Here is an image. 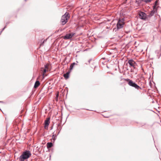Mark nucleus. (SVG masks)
I'll return each instance as SVG.
<instances>
[{
  "label": "nucleus",
  "mask_w": 161,
  "mask_h": 161,
  "mask_svg": "<svg viewBox=\"0 0 161 161\" xmlns=\"http://www.w3.org/2000/svg\"><path fill=\"white\" fill-rule=\"evenodd\" d=\"M31 154L30 151L26 150L23 152L19 158V161H25L31 157Z\"/></svg>",
  "instance_id": "obj_1"
},
{
  "label": "nucleus",
  "mask_w": 161,
  "mask_h": 161,
  "mask_svg": "<svg viewBox=\"0 0 161 161\" xmlns=\"http://www.w3.org/2000/svg\"><path fill=\"white\" fill-rule=\"evenodd\" d=\"M72 64V65H73L74 66L75 65V64H76L77 65V64H76L75 63V62H74L72 64Z\"/></svg>",
  "instance_id": "obj_25"
},
{
  "label": "nucleus",
  "mask_w": 161,
  "mask_h": 161,
  "mask_svg": "<svg viewBox=\"0 0 161 161\" xmlns=\"http://www.w3.org/2000/svg\"><path fill=\"white\" fill-rule=\"evenodd\" d=\"M124 19V18L119 19H118V22L116 25L117 28H114L113 29V31L116 32L119 29H121L123 27V25L125 24Z\"/></svg>",
  "instance_id": "obj_2"
},
{
  "label": "nucleus",
  "mask_w": 161,
  "mask_h": 161,
  "mask_svg": "<svg viewBox=\"0 0 161 161\" xmlns=\"http://www.w3.org/2000/svg\"><path fill=\"white\" fill-rule=\"evenodd\" d=\"M130 31H125V32L127 33V34H128L129 33V32H130Z\"/></svg>",
  "instance_id": "obj_28"
},
{
  "label": "nucleus",
  "mask_w": 161,
  "mask_h": 161,
  "mask_svg": "<svg viewBox=\"0 0 161 161\" xmlns=\"http://www.w3.org/2000/svg\"><path fill=\"white\" fill-rule=\"evenodd\" d=\"M125 80L126 81L128 82V84L129 86L134 87L136 89L138 90L140 89L141 90L142 88L138 85H137L135 82H133L132 80L129 79H123Z\"/></svg>",
  "instance_id": "obj_3"
},
{
  "label": "nucleus",
  "mask_w": 161,
  "mask_h": 161,
  "mask_svg": "<svg viewBox=\"0 0 161 161\" xmlns=\"http://www.w3.org/2000/svg\"><path fill=\"white\" fill-rule=\"evenodd\" d=\"M58 94H57L56 95V98L58 99Z\"/></svg>",
  "instance_id": "obj_27"
},
{
  "label": "nucleus",
  "mask_w": 161,
  "mask_h": 161,
  "mask_svg": "<svg viewBox=\"0 0 161 161\" xmlns=\"http://www.w3.org/2000/svg\"><path fill=\"white\" fill-rule=\"evenodd\" d=\"M157 3H158V1L157 0H156L155 2V3H154V5H155V6H157Z\"/></svg>",
  "instance_id": "obj_21"
},
{
  "label": "nucleus",
  "mask_w": 161,
  "mask_h": 161,
  "mask_svg": "<svg viewBox=\"0 0 161 161\" xmlns=\"http://www.w3.org/2000/svg\"><path fill=\"white\" fill-rule=\"evenodd\" d=\"M128 63L129 64L130 67H132L134 69H135L136 68V64L133 59H129L128 61Z\"/></svg>",
  "instance_id": "obj_6"
},
{
  "label": "nucleus",
  "mask_w": 161,
  "mask_h": 161,
  "mask_svg": "<svg viewBox=\"0 0 161 161\" xmlns=\"http://www.w3.org/2000/svg\"><path fill=\"white\" fill-rule=\"evenodd\" d=\"M152 0H144V2L146 3H148L151 2Z\"/></svg>",
  "instance_id": "obj_17"
},
{
  "label": "nucleus",
  "mask_w": 161,
  "mask_h": 161,
  "mask_svg": "<svg viewBox=\"0 0 161 161\" xmlns=\"http://www.w3.org/2000/svg\"><path fill=\"white\" fill-rule=\"evenodd\" d=\"M44 67H45V69H47L48 68V65H47V64H46L44 65Z\"/></svg>",
  "instance_id": "obj_22"
},
{
  "label": "nucleus",
  "mask_w": 161,
  "mask_h": 161,
  "mask_svg": "<svg viewBox=\"0 0 161 161\" xmlns=\"http://www.w3.org/2000/svg\"><path fill=\"white\" fill-rule=\"evenodd\" d=\"M44 41H43L42 42V43H41V46H43L44 44Z\"/></svg>",
  "instance_id": "obj_26"
},
{
  "label": "nucleus",
  "mask_w": 161,
  "mask_h": 161,
  "mask_svg": "<svg viewBox=\"0 0 161 161\" xmlns=\"http://www.w3.org/2000/svg\"><path fill=\"white\" fill-rule=\"evenodd\" d=\"M3 103V101H0V103Z\"/></svg>",
  "instance_id": "obj_40"
},
{
  "label": "nucleus",
  "mask_w": 161,
  "mask_h": 161,
  "mask_svg": "<svg viewBox=\"0 0 161 161\" xmlns=\"http://www.w3.org/2000/svg\"><path fill=\"white\" fill-rule=\"evenodd\" d=\"M155 13H157L156 11L155 10H153L151 11L150 13H151L153 16Z\"/></svg>",
  "instance_id": "obj_14"
},
{
  "label": "nucleus",
  "mask_w": 161,
  "mask_h": 161,
  "mask_svg": "<svg viewBox=\"0 0 161 161\" xmlns=\"http://www.w3.org/2000/svg\"><path fill=\"white\" fill-rule=\"evenodd\" d=\"M130 71L131 72H133V70L132 69H131V70H130Z\"/></svg>",
  "instance_id": "obj_30"
},
{
  "label": "nucleus",
  "mask_w": 161,
  "mask_h": 161,
  "mask_svg": "<svg viewBox=\"0 0 161 161\" xmlns=\"http://www.w3.org/2000/svg\"><path fill=\"white\" fill-rule=\"evenodd\" d=\"M70 72V71H68L66 73L64 74V77L65 79H68L69 77V74Z\"/></svg>",
  "instance_id": "obj_9"
},
{
  "label": "nucleus",
  "mask_w": 161,
  "mask_h": 161,
  "mask_svg": "<svg viewBox=\"0 0 161 161\" xmlns=\"http://www.w3.org/2000/svg\"><path fill=\"white\" fill-rule=\"evenodd\" d=\"M75 34V33L73 32L67 34L63 36V38L65 40H69L73 37Z\"/></svg>",
  "instance_id": "obj_7"
},
{
  "label": "nucleus",
  "mask_w": 161,
  "mask_h": 161,
  "mask_svg": "<svg viewBox=\"0 0 161 161\" xmlns=\"http://www.w3.org/2000/svg\"><path fill=\"white\" fill-rule=\"evenodd\" d=\"M7 25H6L4 27H5V28L6 27V26Z\"/></svg>",
  "instance_id": "obj_37"
},
{
  "label": "nucleus",
  "mask_w": 161,
  "mask_h": 161,
  "mask_svg": "<svg viewBox=\"0 0 161 161\" xmlns=\"http://www.w3.org/2000/svg\"><path fill=\"white\" fill-rule=\"evenodd\" d=\"M160 50L161 51V45L160 46Z\"/></svg>",
  "instance_id": "obj_38"
},
{
  "label": "nucleus",
  "mask_w": 161,
  "mask_h": 161,
  "mask_svg": "<svg viewBox=\"0 0 161 161\" xmlns=\"http://www.w3.org/2000/svg\"><path fill=\"white\" fill-rule=\"evenodd\" d=\"M59 132H58V135L59 134Z\"/></svg>",
  "instance_id": "obj_42"
},
{
  "label": "nucleus",
  "mask_w": 161,
  "mask_h": 161,
  "mask_svg": "<svg viewBox=\"0 0 161 161\" xmlns=\"http://www.w3.org/2000/svg\"><path fill=\"white\" fill-rule=\"evenodd\" d=\"M153 10H155L156 11V12H157V6H155V5H153Z\"/></svg>",
  "instance_id": "obj_15"
},
{
  "label": "nucleus",
  "mask_w": 161,
  "mask_h": 161,
  "mask_svg": "<svg viewBox=\"0 0 161 161\" xmlns=\"http://www.w3.org/2000/svg\"><path fill=\"white\" fill-rule=\"evenodd\" d=\"M53 146V144L51 142H48L47 144V147L48 149L51 148Z\"/></svg>",
  "instance_id": "obj_11"
},
{
  "label": "nucleus",
  "mask_w": 161,
  "mask_h": 161,
  "mask_svg": "<svg viewBox=\"0 0 161 161\" xmlns=\"http://www.w3.org/2000/svg\"><path fill=\"white\" fill-rule=\"evenodd\" d=\"M104 117L105 118H108V116H104Z\"/></svg>",
  "instance_id": "obj_39"
},
{
  "label": "nucleus",
  "mask_w": 161,
  "mask_h": 161,
  "mask_svg": "<svg viewBox=\"0 0 161 161\" xmlns=\"http://www.w3.org/2000/svg\"><path fill=\"white\" fill-rule=\"evenodd\" d=\"M47 69H43V74H44V73H45L47 71Z\"/></svg>",
  "instance_id": "obj_23"
},
{
  "label": "nucleus",
  "mask_w": 161,
  "mask_h": 161,
  "mask_svg": "<svg viewBox=\"0 0 161 161\" xmlns=\"http://www.w3.org/2000/svg\"><path fill=\"white\" fill-rule=\"evenodd\" d=\"M2 33V31H0V35H1Z\"/></svg>",
  "instance_id": "obj_33"
},
{
  "label": "nucleus",
  "mask_w": 161,
  "mask_h": 161,
  "mask_svg": "<svg viewBox=\"0 0 161 161\" xmlns=\"http://www.w3.org/2000/svg\"><path fill=\"white\" fill-rule=\"evenodd\" d=\"M69 18V13L66 12L61 17V22L62 24L63 25H65L67 22Z\"/></svg>",
  "instance_id": "obj_4"
},
{
  "label": "nucleus",
  "mask_w": 161,
  "mask_h": 161,
  "mask_svg": "<svg viewBox=\"0 0 161 161\" xmlns=\"http://www.w3.org/2000/svg\"><path fill=\"white\" fill-rule=\"evenodd\" d=\"M46 41H47V39H46V40H44L43 41H44V42H45Z\"/></svg>",
  "instance_id": "obj_36"
},
{
  "label": "nucleus",
  "mask_w": 161,
  "mask_h": 161,
  "mask_svg": "<svg viewBox=\"0 0 161 161\" xmlns=\"http://www.w3.org/2000/svg\"><path fill=\"white\" fill-rule=\"evenodd\" d=\"M50 118L48 117L46 118V119L44 121V128L45 129L48 130V125L50 123Z\"/></svg>",
  "instance_id": "obj_8"
},
{
  "label": "nucleus",
  "mask_w": 161,
  "mask_h": 161,
  "mask_svg": "<svg viewBox=\"0 0 161 161\" xmlns=\"http://www.w3.org/2000/svg\"><path fill=\"white\" fill-rule=\"evenodd\" d=\"M53 128V126L51 127L50 130H52Z\"/></svg>",
  "instance_id": "obj_35"
},
{
  "label": "nucleus",
  "mask_w": 161,
  "mask_h": 161,
  "mask_svg": "<svg viewBox=\"0 0 161 161\" xmlns=\"http://www.w3.org/2000/svg\"><path fill=\"white\" fill-rule=\"evenodd\" d=\"M159 53V51L158 50H156L155 51V53L156 54H157L158 55V54Z\"/></svg>",
  "instance_id": "obj_20"
},
{
  "label": "nucleus",
  "mask_w": 161,
  "mask_h": 161,
  "mask_svg": "<svg viewBox=\"0 0 161 161\" xmlns=\"http://www.w3.org/2000/svg\"><path fill=\"white\" fill-rule=\"evenodd\" d=\"M58 31H59V30H58V31H55V33H57Z\"/></svg>",
  "instance_id": "obj_32"
},
{
  "label": "nucleus",
  "mask_w": 161,
  "mask_h": 161,
  "mask_svg": "<svg viewBox=\"0 0 161 161\" xmlns=\"http://www.w3.org/2000/svg\"><path fill=\"white\" fill-rule=\"evenodd\" d=\"M27 0H25V1H27Z\"/></svg>",
  "instance_id": "obj_41"
},
{
  "label": "nucleus",
  "mask_w": 161,
  "mask_h": 161,
  "mask_svg": "<svg viewBox=\"0 0 161 161\" xmlns=\"http://www.w3.org/2000/svg\"><path fill=\"white\" fill-rule=\"evenodd\" d=\"M153 16V15H152L151 13H150V14L147 15V17H150L152 16Z\"/></svg>",
  "instance_id": "obj_19"
},
{
  "label": "nucleus",
  "mask_w": 161,
  "mask_h": 161,
  "mask_svg": "<svg viewBox=\"0 0 161 161\" xmlns=\"http://www.w3.org/2000/svg\"><path fill=\"white\" fill-rule=\"evenodd\" d=\"M57 138V136H56L55 134H53L52 135V139L53 140V142L55 141Z\"/></svg>",
  "instance_id": "obj_13"
},
{
  "label": "nucleus",
  "mask_w": 161,
  "mask_h": 161,
  "mask_svg": "<svg viewBox=\"0 0 161 161\" xmlns=\"http://www.w3.org/2000/svg\"><path fill=\"white\" fill-rule=\"evenodd\" d=\"M142 2H144V0H136V3L138 5H139Z\"/></svg>",
  "instance_id": "obj_12"
},
{
  "label": "nucleus",
  "mask_w": 161,
  "mask_h": 161,
  "mask_svg": "<svg viewBox=\"0 0 161 161\" xmlns=\"http://www.w3.org/2000/svg\"><path fill=\"white\" fill-rule=\"evenodd\" d=\"M153 16V15H152L151 13H150V14L147 15V17H150L152 16Z\"/></svg>",
  "instance_id": "obj_18"
},
{
  "label": "nucleus",
  "mask_w": 161,
  "mask_h": 161,
  "mask_svg": "<svg viewBox=\"0 0 161 161\" xmlns=\"http://www.w3.org/2000/svg\"><path fill=\"white\" fill-rule=\"evenodd\" d=\"M40 85V82L39 81L36 80L35 83L34 87L35 88H37Z\"/></svg>",
  "instance_id": "obj_10"
},
{
  "label": "nucleus",
  "mask_w": 161,
  "mask_h": 161,
  "mask_svg": "<svg viewBox=\"0 0 161 161\" xmlns=\"http://www.w3.org/2000/svg\"><path fill=\"white\" fill-rule=\"evenodd\" d=\"M9 23V22H7L6 23V25H8Z\"/></svg>",
  "instance_id": "obj_31"
},
{
  "label": "nucleus",
  "mask_w": 161,
  "mask_h": 161,
  "mask_svg": "<svg viewBox=\"0 0 161 161\" xmlns=\"http://www.w3.org/2000/svg\"><path fill=\"white\" fill-rule=\"evenodd\" d=\"M161 56V53H160V54L159 55H157V57H158V58H160V57Z\"/></svg>",
  "instance_id": "obj_24"
},
{
  "label": "nucleus",
  "mask_w": 161,
  "mask_h": 161,
  "mask_svg": "<svg viewBox=\"0 0 161 161\" xmlns=\"http://www.w3.org/2000/svg\"><path fill=\"white\" fill-rule=\"evenodd\" d=\"M5 29V27H4V28H3L2 29V31H2V32H3V31H4V30Z\"/></svg>",
  "instance_id": "obj_29"
},
{
  "label": "nucleus",
  "mask_w": 161,
  "mask_h": 161,
  "mask_svg": "<svg viewBox=\"0 0 161 161\" xmlns=\"http://www.w3.org/2000/svg\"><path fill=\"white\" fill-rule=\"evenodd\" d=\"M138 15L139 18L143 20H146L147 15L145 13L141 11L139 13Z\"/></svg>",
  "instance_id": "obj_5"
},
{
  "label": "nucleus",
  "mask_w": 161,
  "mask_h": 161,
  "mask_svg": "<svg viewBox=\"0 0 161 161\" xmlns=\"http://www.w3.org/2000/svg\"><path fill=\"white\" fill-rule=\"evenodd\" d=\"M74 66L73 65H72V64H71L70 66L69 70V71H70V72H71V70L73 69Z\"/></svg>",
  "instance_id": "obj_16"
},
{
  "label": "nucleus",
  "mask_w": 161,
  "mask_h": 161,
  "mask_svg": "<svg viewBox=\"0 0 161 161\" xmlns=\"http://www.w3.org/2000/svg\"><path fill=\"white\" fill-rule=\"evenodd\" d=\"M91 59H90L89 60V61H88V62H89V63H90V61H91Z\"/></svg>",
  "instance_id": "obj_34"
}]
</instances>
